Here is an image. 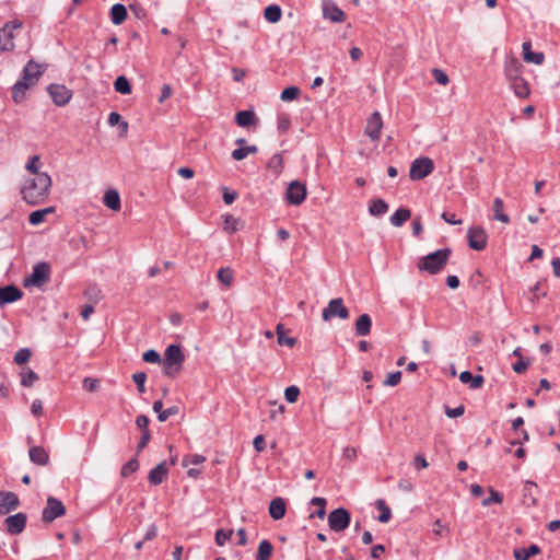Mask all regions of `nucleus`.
I'll use <instances>...</instances> for the list:
<instances>
[{
	"mask_svg": "<svg viewBox=\"0 0 560 560\" xmlns=\"http://www.w3.org/2000/svg\"><path fill=\"white\" fill-rule=\"evenodd\" d=\"M50 187L51 177L47 173H40L24 182L21 188V195L26 203L37 206L48 198Z\"/></svg>",
	"mask_w": 560,
	"mask_h": 560,
	"instance_id": "obj_1",
	"label": "nucleus"
},
{
	"mask_svg": "<svg viewBox=\"0 0 560 560\" xmlns=\"http://www.w3.org/2000/svg\"><path fill=\"white\" fill-rule=\"evenodd\" d=\"M43 74V69L37 62L30 60L23 71L21 78L12 88V97L15 103H21L25 98L26 91L34 86Z\"/></svg>",
	"mask_w": 560,
	"mask_h": 560,
	"instance_id": "obj_2",
	"label": "nucleus"
},
{
	"mask_svg": "<svg viewBox=\"0 0 560 560\" xmlns=\"http://www.w3.org/2000/svg\"><path fill=\"white\" fill-rule=\"evenodd\" d=\"M451 254L452 250L450 248L438 249L422 257L418 262V268L430 275H435L445 267Z\"/></svg>",
	"mask_w": 560,
	"mask_h": 560,
	"instance_id": "obj_3",
	"label": "nucleus"
},
{
	"mask_svg": "<svg viewBox=\"0 0 560 560\" xmlns=\"http://www.w3.org/2000/svg\"><path fill=\"white\" fill-rule=\"evenodd\" d=\"M185 361V355L178 345H170L164 352L163 373L173 376L179 372Z\"/></svg>",
	"mask_w": 560,
	"mask_h": 560,
	"instance_id": "obj_4",
	"label": "nucleus"
},
{
	"mask_svg": "<svg viewBox=\"0 0 560 560\" xmlns=\"http://www.w3.org/2000/svg\"><path fill=\"white\" fill-rule=\"evenodd\" d=\"M23 28V22L12 20L0 28V52L12 51L15 48L14 39Z\"/></svg>",
	"mask_w": 560,
	"mask_h": 560,
	"instance_id": "obj_5",
	"label": "nucleus"
},
{
	"mask_svg": "<svg viewBox=\"0 0 560 560\" xmlns=\"http://www.w3.org/2000/svg\"><path fill=\"white\" fill-rule=\"evenodd\" d=\"M50 272H51V269H50L49 264H47L45 261L37 262L33 267L32 273L28 277L24 278L23 285L24 287L33 285V287L40 288L49 280Z\"/></svg>",
	"mask_w": 560,
	"mask_h": 560,
	"instance_id": "obj_6",
	"label": "nucleus"
},
{
	"mask_svg": "<svg viewBox=\"0 0 560 560\" xmlns=\"http://www.w3.org/2000/svg\"><path fill=\"white\" fill-rule=\"evenodd\" d=\"M434 170V163L430 158L423 156L412 161L409 176L412 180H421Z\"/></svg>",
	"mask_w": 560,
	"mask_h": 560,
	"instance_id": "obj_7",
	"label": "nucleus"
},
{
	"mask_svg": "<svg viewBox=\"0 0 560 560\" xmlns=\"http://www.w3.org/2000/svg\"><path fill=\"white\" fill-rule=\"evenodd\" d=\"M350 316L349 310L343 305L341 298L332 299L328 305L323 310L322 317L325 322L330 320L332 317L348 319Z\"/></svg>",
	"mask_w": 560,
	"mask_h": 560,
	"instance_id": "obj_8",
	"label": "nucleus"
},
{
	"mask_svg": "<svg viewBox=\"0 0 560 560\" xmlns=\"http://www.w3.org/2000/svg\"><path fill=\"white\" fill-rule=\"evenodd\" d=\"M350 513L343 508H338L328 515V525L334 532L345 530L350 525Z\"/></svg>",
	"mask_w": 560,
	"mask_h": 560,
	"instance_id": "obj_9",
	"label": "nucleus"
},
{
	"mask_svg": "<svg viewBox=\"0 0 560 560\" xmlns=\"http://www.w3.org/2000/svg\"><path fill=\"white\" fill-rule=\"evenodd\" d=\"M66 508L62 502L54 497L47 499V505L43 510L42 517L45 523H51L57 517L65 515Z\"/></svg>",
	"mask_w": 560,
	"mask_h": 560,
	"instance_id": "obj_10",
	"label": "nucleus"
},
{
	"mask_svg": "<svg viewBox=\"0 0 560 560\" xmlns=\"http://www.w3.org/2000/svg\"><path fill=\"white\" fill-rule=\"evenodd\" d=\"M285 198L291 205H301L306 198V186L299 180L291 182L287 188Z\"/></svg>",
	"mask_w": 560,
	"mask_h": 560,
	"instance_id": "obj_11",
	"label": "nucleus"
},
{
	"mask_svg": "<svg viewBox=\"0 0 560 560\" xmlns=\"http://www.w3.org/2000/svg\"><path fill=\"white\" fill-rule=\"evenodd\" d=\"M47 91L57 106H65L69 103L72 97V92L68 88L61 84H50Z\"/></svg>",
	"mask_w": 560,
	"mask_h": 560,
	"instance_id": "obj_12",
	"label": "nucleus"
},
{
	"mask_svg": "<svg viewBox=\"0 0 560 560\" xmlns=\"http://www.w3.org/2000/svg\"><path fill=\"white\" fill-rule=\"evenodd\" d=\"M468 245L475 250H482L487 246V233L481 226H471L467 232Z\"/></svg>",
	"mask_w": 560,
	"mask_h": 560,
	"instance_id": "obj_13",
	"label": "nucleus"
},
{
	"mask_svg": "<svg viewBox=\"0 0 560 560\" xmlns=\"http://www.w3.org/2000/svg\"><path fill=\"white\" fill-rule=\"evenodd\" d=\"M26 521V514L22 512L10 515L4 520V528L11 535H19L24 530Z\"/></svg>",
	"mask_w": 560,
	"mask_h": 560,
	"instance_id": "obj_14",
	"label": "nucleus"
},
{
	"mask_svg": "<svg viewBox=\"0 0 560 560\" xmlns=\"http://www.w3.org/2000/svg\"><path fill=\"white\" fill-rule=\"evenodd\" d=\"M19 504V497L14 492H0V514H9L10 512L16 510Z\"/></svg>",
	"mask_w": 560,
	"mask_h": 560,
	"instance_id": "obj_15",
	"label": "nucleus"
},
{
	"mask_svg": "<svg viewBox=\"0 0 560 560\" xmlns=\"http://www.w3.org/2000/svg\"><path fill=\"white\" fill-rule=\"evenodd\" d=\"M382 128V116L378 112H374L368 120L365 133L371 138V140H378Z\"/></svg>",
	"mask_w": 560,
	"mask_h": 560,
	"instance_id": "obj_16",
	"label": "nucleus"
},
{
	"mask_svg": "<svg viewBox=\"0 0 560 560\" xmlns=\"http://www.w3.org/2000/svg\"><path fill=\"white\" fill-rule=\"evenodd\" d=\"M23 292L15 285L0 287V306L13 303L20 300Z\"/></svg>",
	"mask_w": 560,
	"mask_h": 560,
	"instance_id": "obj_17",
	"label": "nucleus"
},
{
	"mask_svg": "<svg viewBox=\"0 0 560 560\" xmlns=\"http://www.w3.org/2000/svg\"><path fill=\"white\" fill-rule=\"evenodd\" d=\"M324 18L335 23L343 22L346 19L345 12L339 9L334 2L325 3L323 8Z\"/></svg>",
	"mask_w": 560,
	"mask_h": 560,
	"instance_id": "obj_18",
	"label": "nucleus"
},
{
	"mask_svg": "<svg viewBox=\"0 0 560 560\" xmlns=\"http://www.w3.org/2000/svg\"><path fill=\"white\" fill-rule=\"evenodd\" d=\"M168 474V468L165 462L158 464L149 472L148 479L151 485L158 486L163 482Z\"/></svg>",
	"mask_w": 560,
	"mask_h": 560,
	"instance_id": "obj_19",
	"label": "nucleus"
},
{
	"mask_svg": "<svg viewBox=\"0 0 560 560\" xmlns=\"http://www.w3.org/2000/svg\"><path fill=\"white\" fill-rule=\"evenodd\" d=\"M523 49V59L528 63L541 65L545 60V55L542 52H534L532 51L530 42H524L522 45Z\"/></svg>",
	"mask_w": 560,
	"mask_h": 560,
	"instance_id": "obj_20",
	"label": "nucleus"
},
{
	"mask_svg": "<svg viewBox=\"0 0 560 560\" xmlns=\"http://www.w3.org/2000/svg\"><path fill=\"white\" fill-rule=\"evenodd\" d=\"M285 502L282 498L278 497L271 500L269 504V514L273 520L279 521L283 518L285 515Z\"/></svg>",
	"mask_w": 560,
	"mask_h": 560,
	"instance_id": "obj_21",
	"label": "nucleus"
},
{
	"mask_svg": "<svg viewBox=\"0 0 560 560\" xmlns=\"http://www.w3.org/2000/svg\"><path fill=\"white\" fill-rule=\"evenodd\" d=\"M523 66L516 57L508 58L504 65V73L509 80L520 78Z\"/></svg>",
	"mask_w": 560,
	"mask_h": 560,
	"instance_id": "obj_22",
	"label": "nucleus"
},
{
	"mask_svg": "<svg viewBox=\"0 0 560 560\" xmlns=\"http://www.w3.org/2000/svg\"><path fill=\"white\" fill-rule=\"evenodd\" d=\"M30 459L40 466H45L49 462V455L42 446H32L28 451Z\"/></svg>",
	"mask_w": 560,
	"mask_h": 560,
	"instance_id": "obj_23",
	"label": "nucleus"
},
{
	"mask_svg": "<svg viewBox=\"0 0 560 560\" xmlns=\"http://www.w3.org/2000/svg\"><path fill=\"white\" fill-rule=\"evenodd\" d=\"M372 319L370 315L362 314L355 322V335L359 337L368 336L371 332Z\"/></svg>",
	"mask_w": 560,
	"mask_h": 560,
	"instance_id": "obj_24",
	"label": "nucleus"
},
{
	"mask_svg": "<svg viewBox=\"0 0 560 560\" xmlns=\"http://www.w3.org/2000/svg\"><path fill=\"white\" fill-rule=\"evenodd\" d=\"M459 381L464 384H469L470 388L478 389L482 386L485 380L481 375H474L469 371H464L459 374Z\"/></svg>",
	"mask_w": 560,
	"mask_h": 560,
	"instance_id": "obj_25",
	"label": "nucleus"
},
{
	"mask_svg": "<svg viewBox=\"0 0 560 560\" xmlns=\"http://www.w3.org/2000/svg\"><path fill=\"white\" fill-rule=\"evenodd\" d=\"M540 548L537 545H530L528 548H515L513 556L515 560H529L530 557L539 555Z\"/></svg>",
	"mask_w": 560,
	"mask_h": 560,
	"instance_id": "obj_26",
	"label": "nucleus"
},
{
	"mask_svg": "<svg viewBox=\"0 0 560 560\" xmlns=\"http://www.w3.org/2000/svg\"><path fill=\"white\" fill-rule=\"evenodd\" d=\"M510 82L511 88L517 97L525 98L529 95L528 84L522 77L512 79Z\"/></svg>",
	"mask_w": 560,
	"mask_h": 560,
	"instance_id": "obj_27",
	"label": "nucleus"
},
{
	"mask_svg": "<svg viewBox=\"0 0 560 560\" xmlns=\"http://www.w3.org/2000/svg\"><path fill=\"white\" fill-rule=\"evenodd\" d=\"M104 205L110 210H120V197L117 190L108 189L103 198Z\"/></svg>",
	"mask_w": 560,
	"mask_h": 560,
	"instance_id": "obj_28",
	"label": "nucleus"
},
{
	"mask_svg": "<svg viewBox=\"0 0 560 560\" xmlns=\"http://www.w3.org/2000/svg\"><path fill=\"white\" fill-rule=\"evenodd\" d=\"M411 217V211L408 208L397 209L389 218L393 226L399 228Z\"/></svg>",
	"mask_w": 560,
	"mask_h": 560,
	"instance_id": "obj_29",
	"label": "nucleus"
},
{
	"mask_svg": "<svg viewBox=\"0 0 560 560\" xmlns=\"http://www.w3.org/2000/svg\"><path fill=\"white\" fill-rule=\"evenodd\" d=\"M110 20L113 24L120 25L127 18V9L121 3H116L110 9Z\"/></svg>",
	"mask_w": 560,
	"mask_h": 560,
	"instance_id": "obj_30",
	"label": "nucleus"
},
{
	"mask_svg": "<svg viewBox=\"0 0 560 560\" xmlns=\"http://www.w3.org/2000/svg\"><path fill=\"white\" fill-rule=\"evenodd\" d=\"M273 547L267 539L260 541L256 555V560H269L272 555Z\"/></svg>",
	"mask_w": 560,
	"mask_h": 560,
	"instance_id": "obj_31",
	"label": "nucleus"
},
{
	"mask_svg": "<svg viewBox=\"0 0 560 560\" xmlns=\"http://www.w3.org/2000/svg\"><path fill=\"white\" fill-rule=\"evenodd\" d=\"M503 207H504V203L501 198L498 197L493 200V212H494L493 218L503 223H509L510 218L508 214H505L503 212Z\"/></svg>",
	"mask_w": 560,
	"mask_h": 560,
	"instance_id": "obj_32",
	"label": "nucleus"
},
{
	"mask_svg": "<svg viewBox=\"0 0 560 560\" xmlns=\"http://www.w3.org/2000/svg\"><path fill=\"white\" fill-rule=\"evenodd\" d=\"M218 280L226 288L231 287L233 284V281H234V271L229 268V267H225V268H220L218 270Z\"/></svg>",
	"mask_w": 560,
	"mask_h": 560,
	"instance_id": "obj_33",
	"label": "nucleus"
},
{
	"mask_svg": "<svg viewBox=\"0 0 560 560\" xmlns=\"http://www.w3.org/2000/svg\"><path fill=\"white\" fill-rule=\"evenodd\" d=\"M255 120V114L252 110H241L235 116V121L240 127H248Z\"/></svg>",
	"mask_w": 560,
	"mask_h": 560,
	"instance_id": "obj_34",
	"label": "nucleus"
},
{
	"mask_svg": "<svg viewBox=\"0 0 560 560\" xmlns=\"http://www.w3.org/2000/svg\"><path fill=\"white\" fill-rule=\"evenodd\" d=\"M388 210V205L383 199H373L369 207V212L372 215H382Z\"/></svg>",
	"mask_w": 560,
	"mask_h": 560,
	"instance_id": "obj_35",
	"label": "nucleus"
},
{
	"mask_svg": "<svg viewBox=\"0 0 560 560\" xmlns=\"http://www.w3.org/2000/svg\"><path fill=\"white\" fill-rule=\"evenodd\" d=\"M276 334H277V341L280 346L293 347L296 343L295 338L284 336V326L282 324L277 325Z\"/></svg>",
	"mask_w": 560,
	"mask_h": 560,
	"instance_id": "obj_36",
	"label": "nucleus"
},
{
	"mask_svg": "<svg viewBox=\"0 0 560 560\" xmlns=\"http://www.w3.org/2000/svg\"><path fill=\"white\" fill-rule=\"evenodd\" d=\"M375 506L381 512L378 515V522L387 523L392 517V511L386 505L385 501L382 499H378L375 503Z\"/></svg>",
	"mask_w": 560,
	"mask_h": 560,
	"instance_id": "obj_37",
	"label": "nucleus"
},
{
	"mask_svg": "<svg viewBox=\"0 0 560 560\" xmlns=\"http://www.w3.org/2000/svg\"><path fill=\"white\" fill-rule=\"evenodd\" d=\"M264 16L267 21L276 23L281 19V9L279 5L271 4L265 9Z\"/></svg>",
	"mask_w": 560,
	"mask_h": 560,
	"instance_id": "obj_38",
	"label": "nucleus"
},
{
	"mask_svg": "<svg viewBox=\"0 0 560 560\" xmlns=\"http://www.w3.org/2000/svg\"><path fill=\"white\" fill-rule=\"evenodd\" d=\"M115 91L120 94H130L131 93V85L128 81V79L124 75H119L115 82H114Z\"/></svg>",
	"mask_w": 560,
	"mask_h": 560,
	"instance_id": "obj_39",
	"label": "nucleus"
},
{
	"mask_svg": "<svg viewBox=\"0 0 560 560\" xmlns=\"http://www.w3.org/2000/svg\"><path fill=\"white\" fill-rule=\"evenodd\" d=\"M38 380V375L32 371L27 370L21 373V385L24 387H31Z\"/></svg>",
	"mask_w": 560,
	"mask_h": 560,
	"instance_id": "obj_40",
	"label": "nucleus"
},
{
	"mask_svg": "<svg viewBox=\"0 0 560 560\" xmlns=\"http://www.w3.org/2000/svg\"><path fill=\"white\" fill-rule=\"evenodd\" d=\"M139 469V462L137 458H131L121 467L120 475L122 477H128L129 475L136 472Z\"/></svg>",
	"mask_w": 560,
	"mask_h": 560,
	"instance_id": "obj_41",
	"label": "nucleus"
},
{
	"mask_svg": "<svg viewBox=\"0 0 560 560\" xmlns=\"http://www.w3.org/2000/svg\"><path fill=\"white\" fill-rule=\"evenodd\" d=\"M301 91L298 86H289L281 92V100L283 102L293 101L299 97Z\"/></svg>",
	"mask_w": 560,
	"mask_h": 560,
	"instance_id": "obj_42",
	"label": "nucleus"
},
{
	"mask_svg": "<svg viewBox=\"0 0 560 560\" xmlns=\"http://www.w3.org/2000/svg\"><path fill=\"white\" fill-rule=\"evenodd\" d=\"M233 535V530L232 529H229V530H225V529H218L215 532V542L218 546H224V544L231 539Z\"/></svg>",
	"mask_w": 560,
	"mask_h": 560,
	"instance_id": "obj_43",
	"label": "nucleus"
},
{
	"mask_svg": "<svg viewBox=\"0 0 560 560\" xmlns=\"http://www.w3.org/2000/svg\"><path fill=\"white\" fill-rule=\"evenodd\" d=\"M147 374L144 372H137L132 375V381L136 383L138 392L143 394L145 392Z\"/></svg>",
	"mask_w": 560,
	"mask_h": 560,
	"instance_id": "obj_44",
	"label": "nucleus"
},
{
	"mask_svg": "<svg viewBox=\"0 0 560 560\" xmlns=\"http://www.w3.org/2000/svg\"><path fill=\"white\" fill-rule=\"evenodd\" d=\"M31 355L30 349L22 348L14 354V362L19 365L24 364L30 360Z\"/></svg>",
	"mask_w": 560,
	"mask_h": 560,
	"instance_id": "obj_45",
	"label": "nucleus"
},
{
	"mask_svg": "<svg viewBox=\"0 0 560 560\" xmlns=\"http://www.w3.org/2000/svg\"><path fill=\"white\" fill-rule=\"evenodd\" d=\"M299 395H300V388L294 385L287 387L284 390L285 400L290 404L295 402L299 398Z\"/></svg>",
	"mask_w": 560,
	"mask_h": 560,
	"instance_id": "obj_46",
	"label": "nucleus"
},
{
	"mask_svg": "<svg viewBox=\"0 0 560 560\" xmlns=\"http://www.w3.org/2000/svg\"><path fill=\"white\" fill-rule=\"evenodd\" d=\"M283 159L281 154H275L268 162V168L273 170L276 173L282 171Z\"/></svg>",
	"mask_w": 560,
	"mask_h": 560,
	"instance_id": "obj_47",
	"label": "nucleus"
},
{
	"mask_svg": "<svg viewBox=\"0 0 560 560\" xmlns=\"http://www.w3.org/2000/svg\"><path fill=\"white\" fill-rule=\"evenodd\" d=\"M25 168L34 176L40 174L42 172H39V155L32 156L31 160L27 162Z\"/></svg>",
	"mask_w": 560,
	"mask_h": 560,
	"instance_id": "obj_48",
	"label": "nucleus"
},
{
	"mask_svg": "<svg viewBox=\"0 0 560 560\" xmlns=\"http://www.w3.org/2000/svg\"><path fill=\"white\" fill-rule=\"evenodd\" d=\"M503 500V497L498 491L490 488V495L482 501L483 506H488L492 503H501Z\"/></svg>",
	"mask_w": 560,
	"mask_h": 560,
	"instance_id": "obj_49",
	"label": "nucleus"
},
{
	"mask_svg": "<svg viewBox=\"0 0 560 560\" xmlns=\"http://www.w3.org/2000/svg\"><path fill=\"white\" fill-rule=\"evenodd\" d=\"M142 360L148 363H160L161 362V355L158 351L151 349L143 353Z\"/></svg>",
	"mask_w": 560,
	"mask_h": 560,
	"instance_id": "obj_50",
	"label": "nucleus"
},
{
	"mask_svg": "<svg viewBox=\"0 0 560 560\" xmlns=\"http://www.w3.org/2000/svg\"><path fill=\"white\" fill-rule=\"evenodd\" d=\"M400 380H401V372L396 371V372L389 373L387 375V378L383 382V384H384V386H396L399 384Z\"/></svg>",
	"mask_w": 560,
	"mask_h": 560,
	"instance_id": "obj_51",
	"label": "nucleus"
},
{
	"mask_svg": "<svg viewBox=\"0 0 560 560\" xmlns=\"http://www.w3.org/2000/svg\"><path fill=\"white\" fill-rule=\"evenodd\" d=\"M206 460V457L199 454L188 455L183 460V466L191 465H200Z\"/></svg>",
	"mask_w": 560,
	"mask_h": 560,
	"instance_id": "obj_52",
	"label": "nucleus"
},
{
	"mask_svg": "<svg viewBox=\"0 0 560 560\" xmlns=\"http://www.w3.org/2000/svg\"><path fill=\"white\" fill-rule=\"evenodd\" d=\"M432 75H433L434 80L439 84H442V85H446L450 81L447 74L443 70L438 69V68H434L432 70Z\"/></svg>",
	"mask_w": 560,
	"mask_h": 560,
	"instance_id": "obj_53",
	"label": "nucleus"
},
{
	"mask_svg": "<svg viewBox=\"0 0 560 560\" xmlns=\"http://www.w3.org/2000/svg\"><path fill=\"white\" fill-rule=\"evenodd\" d=\"M45 215H44V211H40V210H36V211H33L30 217H28V222L32 224V225H38L40 223H43L45 221Z\"/></svg>",
	"mask_w": 560,
	"mask_h": 560,
	"instance_id": "obj_54",
	"label": "nucleus"
},
{
	"mask_svg": "<svg viewBox=\"0 0 560 560\" xmlns=\"http://www.w3.org/2000/svg\"><path fill=\"white\" fill-rule=\"evenodd\" d=\"M529 364H530V361H529V360H525V359L521 358L517 362H515V363L513 364V366H512V368H513V371H514L515 373H517V374H522V373H524V372L527 370V368L529 366Z\"/></svg>",
	"mask_w": 560,
	"mask_h": 560,
	"instance_id": "obj_55",
	"label": "nucleus"
},
{
	"mask_svg": "<svg viewBox=\"0 0 560 560\" xmlns=\"http://www.w3.org/2000/svg\"><path fill=\"white\" fill-rule=\"evenodd\" d=\"M98 380L96 378H92V377H85L83 380V387L84 389L91 392V393H94L98 389Z\"/></svg>",
	"mask_w": 560,
	"mask_h": 560,
	"instance_id": "obj_56",
	"label": "nucleus"
},
{
	"mask_svg": "<svg viewBox=\"0 0 560 560\" xmlns=\"http://www.w3.org/2000/svg\"><path fill=\"white\" fill-rule=\"evenodd\" d=\"M177 413H178V407H176V406L170 407L167 409H164L162 412H160V415L158 416V419H159V421L164 422L170 417L175 416Z\"/></svg>",
	"mask_w": 560,
	"mask_h": 560,
	"instance_id": "obj_57",
	"label": "nucleus"
},
{
	"mask_svg": "<svg viewBox=\"0 0 560 560\" xmlns=\"http://www.w3.org/2000/svg\"><path fill=\"white\" fill-rule=\"evenodd\" d=\"M465 412V407L463 405H459L456 408L445 407V413L450 418H457Z\"/></svg>",
	"mask_w": 560,
	"mask_h": 560,
	"instance_id": "obj_58",
	"label": "nucleus"
},
{
	"mask_svg": "<svg viewBox=\"0 0 560 560\" xmlns=\"http://www.w3.org/2000/svg\"><path fill=\"white\" fill-rule=\"evenodd\" d=\"M151 433L150 431H144L141 433V438L137 444V453H140L150 442Z\"/></svg>",
	"mask_w": 560,
	"mask_h": 560,
	"instance_id": "obj_59",
	"label": "nucleus"
},
{
	"mask_svg": "<svg viewBox=\"0 0 560 560\" xmlns=\"http://www.w3.org/2000/svg\"><path fill=\"white\" fill-rule=\"evenodd\" d=\"M136 424L137 427L141 430V432L143 433L144 431H149L148 429V425H149V418L144 415H139L136 419Z\"/></svg>",
	"mask_w": 560,
	"mask_h": 560,
	"instance_id": "obj_60",
	"label": "nucleus"
},
{
	"mask_svg": "<svg viewBox=\"0 0 560 560\" xmlns=\"http://www.w3.org/2000/svg\"><path fill=\"white\" fill-rule=\"evenodd\" d=\"M441 217L446 223H450L453 225L462 224V220L456 219V215L454 213L443 212Z\"/></svg>",
	"mask_w": 560,
	"mask_h": 560,
	"instance_id": "obj_61",
	"label": "nucleus"
},
{
	"mask_svg": "<svg viewBox=\"0 0 560 560\" xmlns=\"http://www.w3.org/2000/svg\"><path fill=\"white\" fill-rule=\"evenodd\" d=\"M428 462L421 454L415 456L413 466L416 469H422L428 467Z\"/></svg>",
	"mask_w": 560,
	"mask_h": 560,
	"instance_id": "obj_62",
	"label": "nucleus"
},
{
	"mask_svg": "<svg viewBox=\"0 0 560 560\" xmlns=\"http://www.w3.org/2000/svg\"><path fill=\"white\" fill-rule=\"evenodd\" d=\"M423 231L420 217H416L412 221V234L419 236Z\"/></svg>",
	"mask_w": 560,
	"mask_h": 560,
	"instance_id": "obj_63",
	"label": "nucleus"
},
{
	"mask_svg": "<svg viewBox=\"0 0 560 560\" xmlns=\"http://www.w3.org/2000/svg\"><path fill=\"white\" fill-rule=\"evenodd\" d=\"M31 411L34 416L39 417L43 413V402L40 399H35L32 404Z\"/></svg>",
	"mask_w": 560,
	"mask_h": 560,
	"instance_id": "obj_64",
	"label": "nucleus"
}]
</instances>
